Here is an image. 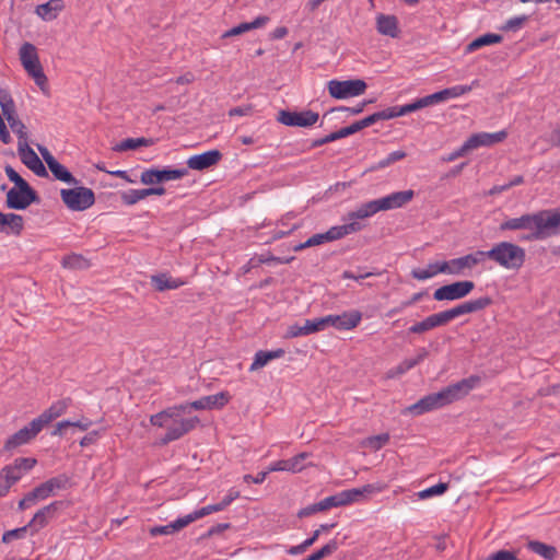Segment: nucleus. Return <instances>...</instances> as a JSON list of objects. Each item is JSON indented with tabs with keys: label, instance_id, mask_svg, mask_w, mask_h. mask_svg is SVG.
Segmentation results:
<instances>
[{
	"label": "nucleus",
	"instance_id": "12",
	"mask_svg": "<svg viewBox=\"0 0 560 560\" xmlns=\"http://www.w3.org/2000/svg\"><path fill=\"white\" fill-rule=\"evenodd\" d=\"M318 114L312 110L290 112L280 110L277 120L290 127H310L317 122Z\"/></svg>",
	"mask_w": 560,
	"mask_h": 560
},
{
	"label": "nucleus",
	"instance_id": "2",
	"mask_svg": "<svg viewBox=\"0 0 560 560\" xmlns=\"http://www.w3.org/2000/svg\"><path fill=\"white\" fill-rule=\"evenodd\" d=\"M479 383V376L470 375L467 378H463L457 383L446 386L438 393L424 396L416 404L411 405L408 411L415 416H420L424 412L442 408L466 397Z\"/></svg>",
	"mask_w": 560,
	"mask_h": 560
},
{
	"label": "nucleus",
	"instance_id": "54",
	"mask_svg": "<svg viewBox=\"0 0 560 560\" xmlns=\"http://www.w3.org/2000/svg\"><path fill=\"white\" fill-rule=\"evenodd\" d=\"M320 503H322V506H323L324 511H327V510H329L331 508H337V506L346 505L345 502H343V498H342V493L341 492L325 498L324 500L320 501Z\"/></svg>",
	"mask_w": 560,
	"mask_h": 560
},
{
	"label": "nucleus",
	"instance_id": "49",
	"mask_svg": "<svg viewBox=\"0 0 560 560\" xmlns=\"http://www.w3.org/2000/svg\"><path fill=\"white\" fill-rule=\"evenodd\" d=\"M28 528H30V526L27 524V525H25L23 527H19V528H15V529L7 530L2 535V542L3 544H9V542H11L14 539H22V538H24Z\"/></svg>",
	"mask_w": 560,
	"mask_h": 560
},
{
	"label": "nucleus",
	"instance_id": "11",
	"mask_svg": "<svg viewBox=\"0 0 560 560\" xmlns=\"http://www.w3.org/2000/svg\"><path fill=\"white\" fill-rule=\"evenodd\" d=\"M485 261L483 250H476L474 253L467 254L465 256L454 258L447 261L446 264V273L447 275H464L466 270H471L477 265Z\"/></svg>",
	"mask_w": 560,
	"mask_h": 560
},
{
	"label": "nucleus",
	"instance_id": "16",
	"mask_svg": "<svg viewBox=\"0 0 560 560\" xmlns=\"http://www.w3.org/2000/svg\"><path fill=\"white\" fill-rule=\"evenodd\" d=\"M43 429L39 423L33 419L27 425L20 429L11 435L4 443L3 451H12L21 445L27 444L32 441Z\"/></svg>",
	"mask_w": 560,
	"mask_h": 560
},
{
	"label": "nucleus",
	"instance_id": "45",
	"mask_svg": "<svg viewBox=\"0 0 560 560\" xmlns=\"http://www.w3.org/2000/svg\"><path fill=\"white\" fill-rule=\"evenodd\" d=\"M339 545L336 539L330 540L328 544L323 546L319 550L313 552L308 557L303 560H322L326 557L331 556L335 551H337Z\"/></svg>",
	"mask_w": 560,
	"mask_h": 560
},
{
	"label": "nucleus",
	"instance_id": "55",
	"mask_svg": "<svg viewBox=\"0 0 560 560\" xmlns=\"http://www.w3.org/2000/svg\"><path fill=\"white\" fill-rule=\"evenodd\" d=\"M0 106L2 114L15 108L14 101L10 92L5 89H0Z\"/></svg>",
	"mask_w": 560,
	"mask_h": 560
},
{
	"label": "nucleus",
	"instance_id": "63",
	"mask_svg": "<svg viewBox=\"0 0 560 560\" xmlns=\"http://www.w3.org/2000/svg\"><path fill=\"white\" fill-rule=\"evenodd\" d=\"M478 84H479V81L474 80L470 85H454L451 89H452L455 97H458L460 95L469 93L472 90V88L478 86Z\"/></svg>",
	"mask_w": 560,
	"mask_h": 560
},
{
	"label": "nucleus",
	"instance_id": "46",
	"mask_svg": "<svg viewBox=\"0 0 560 560\" xmlns=\"http://www.w3.org/2000/svg\"><path fill=\"white\" fill-rule=\"evenodd\" d=\"M224 508L222 506L221 502L219 503H215V504H210V505H207V506H203L188 515H186V518L189 520V524L192 523L194 521L198 520V518H201L203 516H207L211 513H214V512H220V511H223Z\"/></svg>",
	"mask_w": 560,
	"mask_h": 560
},
{
	"label": "nucleus",
	"instance_id": "9",
	"mask_svg": "<svg viewBox=\"0 0 560 560\" xmlns=\"http://www.w3.org/2000/svg\"><path fill=\"white\" fill-rule=\"evenodd\" d=\"M474 288L475 283L472 281H457L436 289L433 298L436 301H455L467 296Z\"/></svg>",
	"mask_w": 560,
	"mask_h": 560
},
{
	"label": "nucleus",
	"instance_id": "52",
	"mask_svg": "<svg viewBox=\"0 0 560 560\" xmlns=\"http://www.w3.org/2000/svg\"><path fill=\"white\" fill-rule=\"evenodd\" d=\"M423 101H424L423 97H421L410 104L397 106L399 117L427 107L425 103H423Z\"/></svg>",
	"mask_w": 560,
	"mask_h": 560
},
{
	"label": "nucleus",
	"instance_id": "40",
	"mask_svg": "<svg viewBox=\"0 0 560 560\" xmlns=\"http://www.w3.org/2000/svg\"><path fill=\"white\" fill-rule=\"evenodd\" d=\"M381 211L377 199L361 205L355 211L349 213V219H365Z\"/></svg>",
	"mask_w": 560,
	"mask_h": 560
},
{
	"label": "nucleus",
	"instance_id": "10",
	"mask_svg": "<svg viewBox=\"0 0 560 560\" xmlns=\"http://www.w3.org/2000/svg\"><path fill=\"white\" fill-rule=\"evenodd\" d=\"M36 201H38V195L31 186L11 188L7 192L5 203L9 209L24 210Z\"/></svg>",
	"mask_w": 560,
	"mask_h": 560
},
{
	"label": "nucleus",
	"instance_id": "58",
	"mask_svg": "<svg viewBox=\"0 0 560 560\" xmlns=\"http://www.w3.org/2000/svg\"><path fill=\"white\" fill-rule=\"evenodd\" d=\"M140 192L139 189H129L121 194V201L127 206H132L140 201Z\"/></svg>",
	"mask_w": 560,
	"mask_h": 560
},
{
	"label": "nucleus",
	"instance_id": "62",
	"mask_svg": "<svg viewBox=\"0 0 560 560\" xmlns=\"http://www.w3.org/2000/svg\"><path fill=\"white\" fill-rule=\"evenodd\" d=\"M33 492L36 495V498L38 499V501L39 500H46L47 498L52 495V493L50 492V488H48L46 482H43L39 486L35 487L33 489Z\"/></svg>",
	"mask_w": 560,
	"mask_h": 560
},
{
	"label": "nucleus",
	"instance_id": "19",
	"mask_svg": "<svg viewBox=\"0 0 560 560\" xmlns=\"http://www.w3.org/2000/svg\"><path fill=\"white\" fill-rule=\"evenodd\" d=\"M19 154L21 161L37 176L43 177L48 175L43 162L35 153V151L31 147H28L26 140L19 141Z\"/></svg>",
	"mask_w": 560,
	"mask_h": 560
},
{
	"label": "nucleus",
	"instance_id": "4",
	"mask_svg": "<svg viewBox=\"0 0 560 560\" xmlns=\"http://www.w3.org/2000/svg\"><path fill=\"white\" fill-rule=\"evenodd\" d=\"M483 256L508 270H518L525 262L526 252L520 245L504 241L483 250Z\"/></svg>",
	"mask_w": 560,
	"mask_h": 560
},
{
	"label": "nucleus",
	"instance_id": "18",
	"mask_svg": "<svg viewBox=\"0 0 560 560\" xmlns=\"http://www.w3.org/2000/svg\"><path fill=\"white\" fill-rule=\"evenodd\" d=\"M362 319L359 311L345 312L341 315H328L324 317L325 328L332 326L340 330H350L355 328Z\"/></svg>",
	"mask_w": 560,
	"mask_h": 560
},
{
	"label": "nucleus",
	"instance_id": "8",
	"mask_svg": "<svg viewBox=\"0 0 560 560\" xmlns=\"http://www.w3.org/2000/svg\"><path fill=\"white\" fill-rule=\"evenodd\" d=\"M368 85L365 81L361 79H352V80H330L327 83V90L331 97L336 100H345L349 97H354L362 95Z\"/></svg>",
	"mask_w": 560,
	"mask_h": 560
},
{
	"label": "nucleus",
	"instance_id": "24",
	"mask_svg": "<svg viewBox=\"0 0 560 560\" xmlns=\"http://www.w3.org/2000/svg\"><path fill=\"white\" fill-rule=\"evenodd\" d=\"M325 329L324 317L315 319H306L303 325L294 324L288 328L287 338H295L306 336Z\"/></svg>",
	"mask_w": 560,
	"mask_h": 560
},
{
	"label": "nucleus",
	"instance_id": "60",
	"mask_svg": "<svg viewBox=\"0 0 560 560\" xmlns=\"http://www.w3.org/2000/svg\"><path fill=\"white\" fill-rule=\"evenodd\" d=\"M38 499L34 494L33 490L25 494V497L19 501L18 508L21 511H24L26 509H30L31 506L35 505L37 503Z\"/></svg>",
	"mask_w": 560,
	"mask_h": 560
},
{
	"label": "nucleus",
	"instance_id": "47",
	"mask_svg": "<svg viewBox=\"0 0 560 560\" xmlns=\"http://www.w3.org/2000/svg\"><path fill=\"white\" fill-rule=\"evenodd\" d=\"M366 127H369L368 121L365 118H363L361 120H358V121L351 124L350 126L343 127V128L335 131V135H336L337 139L339 140L341 138L351 136Z\"/></svg>",
	"mask_w": 560,
	"mask_h": 560
},
{
	"label": "nucleus",
	"instance_id": "53",
	"mask_svg": "<svg viewBox=\"0 0 560 560\" xmlns=\"http://www.w3.org/2000/svg\"><path fill=\"white\" fill-rule=\"evenodd\" d=\"M389 441V434L388 433H382L378 435H373L366 439V444L372 447L373 450L377 451L382 448L384 445H386Z\"/></svg>",
	"mask_w": 560,
	"mask_h": 560
},
{
	"label": "nucleus",
	"instance_id": "50",
	"mask_svg": "<svg viewBox=\"0 0 560 560\" xmlns=\"http://www.w3.org/2000/svg\"><path fill=\"white\" fill-rule=\"evenodd\" d=\"M406 156V152L404 151H394L387 155V158L377 162V164L373 167V170H380L387 167L396 161L402 160Z\"/></svg>",
	"mask_w": 560,
	"mask_h": 560
},
{
	"label": "nucleus",
	"instance_id": "30",
	"mask_svg": "<svg viewBox=\"0 0 560 560\" xmlns=\"http://www.w3.org/2000/svg\"><path fill=\"white\" fill-rule=\"evenodd\" d=\"M65 8L63 0H49L36 7V14L44 21L55 20Z\"/></svg>",
	"mask_w": 560,
	"mask_h": 560
},
{
	"label": "nucleus",
	"instance_id": "6",
	"mask_svg": "<svg viewBox=\"0 0 560 560\" xmlns=\"http://www.w3.org/2000/svg\"><path fill=\"white\" fill-rule=\"evenodd\" d=\"M362 229L361 224L358 222H350L343 225L332 226L325 233H318L311 236L304 243H300L293 247L294 252H300L302 249L322 245L327 242L340 240L343 236L358 232Z\"/></svg>",
	"mask_w": 560,
	"mask_h": 560
},
{
	"label": "nucleus",
	"instance_id": "44",
	"mask_svg": "<svg viewBox=\"0 0 560 560\" xmlns=\"http://www.w3.org/2000/svg\"><path fill=\"white\" fill-rule=\"evenodd\" d=\"M62 266L69 269H85L90 266L89 260L81 255L71 254L62 259Z\"/></svg>",
	"mask_w": 560,
	"mask_h": 560
},
{
	"label": "nucleus",
	"instance_id": "42",
	"mask_svg": "<svg viewBox=\"0 0 560 560\" xmlns=\"http://www.w3.org/2000/svg\"><path fill=\"white\" fill-rule=\"evenodd\" d=\"M399 117L397 106H392L388 108H385L383 110L376 112L368 117H365L368 121V126H371L380 120H387Z\"/></svg>",
	"mask_w": 560,
	"mask_h": 560
},
{
	"label": "nucleus",
	"instance_id": "48",
	"mask_svg": "<svg viewBox=\"0 0 560 560\" xmlns=\"http://www.w3.org/2000/svg\"><path fill=\"white\" fill-rule=\"evenodd\" d=\"M448 489V483L440 482L435 486L427 488L418 493L419 499H428L434 495H441Z\"/></svg>",
	"mask_w": 560,
	"mask_h": 560
},
{
	"label": "nucleus",
	"instance_id": "15",
	"mask_svg": "<svg viewBox=\"0 0 560 560\" xmlns=\"http://www.w3.org/2000/svg\"><path fill=\"white\" fill-rule=\"evenodd\" d=\"M36 463L37 460L32 457L15 458L13 464L7 465L1 469L0 480L10 479L11 482H18Z\"/></svg>",
	"mask_w": 560,
	"mask_h": 560
},
{
	"label": "nucleus",
	"instance_id": "61",
	"mask_svg": "<svg viewBox=\"0 0 560 560\" xmlns=\"http://www.w3.org/2000/svg\"><path fill=\"white\" fill-rule=\"evenodd\" d=\"M372 102L373 101H363V102H361L360 104H358L354 107L340 106V107H337V108H332L331 112H334V110H346V112H349L351 115H358V114H361L364 110V107L368 104H371Z\"/></svg>",
	"mask_w": 560,
	"mask_h": 560
},
{
	"label": "nucleus",
	"instance_id": "43",
	"mask_svg": "<svg viewBox=\"0 0 560 560\" xmlns=\"http://www.w3.org/2000/svg\"><path fill=\"white\" fill-rule=\"evenodd\" d=\"M91 424H92V421H90L89 419H82V420H79L75 422H71L69 420L61 421V422L57 423L52 434L54 435H62L65 429L70 428V427L78 428L81 431H85L91 427Z\"/></svg>",
	"mask_w": 560,
	"mask_h": 560
},
{
	"label": "nucleus",
	"instance_id": "20",
	"mask_svg": "<svg viewBox=\"0 0 560 560\" xmlns=\"http://www.w3.org/2000/svg\"><path fill=\"white\" fill-rule=\"evenodd\" d=\"M222 159V153L219 150H210L201 154H196L187 160V166L190 170L203 171L213 165H217Z\"/></svg>",
	"mask_w": 560,
	"mask_h": 560
},
{
	"label": "nucleus",
	"instance_id": "32",
	"mask_svg": "<svg viewBox=\"0 0 560 560\" xmlns=\"http://www.w3.org/2000/svg\"><path fill=\"white\" fill-rule=\"evenodd\" d=\"M308 456L307 453H300L296 456L290 459L278 460L271 467L272 471H300L303 466L301 462L304 460Z\"/></svg>",
	"mask_w": 560,
	"mask_h": 560
},
{
	"label": "nucleus",
	"instance_id": "29",
	"mask_svg": "<svg viewBox=\"0 0 560 560\" xmlns=\"http://www.w3.org/2000/svg\"><path fill=\"white\" fill-rule=\"evenodd\" d=\"M376 28L382 35L398 37V20L395 15L380 14L376 19Z\"/></svg>",
	"mask_w": 560,
	"mask_h": 560
},
{
	"label": "nucleus",
	"instance_id": "31",
	"mask_svg": "<svg viewBox=\"0 0 560 560\" xmlns=\"http://www.w3.org/2000/svg\"><path fill=\"white\" fill-rule=\"evenodd\" d=\"M284 353H285V351L281 348L271 350V351L259 350L255 353V358L249 368V371L250 372L257 371V370L264 368L271 360L282 358L284 355Z\"/></svg>",
	"mask_w": 560,
	"mask_h": 560
},
{
	"label": "nucleus",
	"instance_id": "33",
	"mask_svg": "<svg viewBox=\"0 0 560 560\" xmlns=\"http://www.w3.org/2000/svg\"><path fill=\"white\" fill-rule=\"evenodd\" d=\"M446 264L444 261H436L433 264H429L427 269L416 268L412 269L411 276L417 280H427L429 278L434 277L438 273H446Z\"/></svg>",
	"mask_w": 560,
	"mask_h": 560
},
{
	"label": "nucleus",
	"instance_id": "1",
	"mask_svg": "<svg viewBox=\"0 0 560 560\" xmlns=\"http://www.w3.org/2000/svg\"><path fill=\"white\" fill-rule=\"evenodd\" d=\"M499 230L501 232L528 230L529 233L521 237V241L525 242L549 238L560 232V208L525 213L518 218L504 220L499 225Z\"/></svg>",
	"mask_w": 560,
	"mask_h": 560
},
{
	"label": "nucleus",
	"instance_id": "39",
	"mask_svg": "<svg viewBox=\"0 0 560 560\" xmlns=\"http://www.w3.org/2000/svg\"><path fill=\"white\" fill-rule=\"evenodd\" d=\"M153 144V139L150 138H127L117 143L113 150L116 152H122L128 150H136L140 147H150Z\"/></svg>",
	"mask_w": 560,
	"mask_h": 560
},
{
	"label": "nucleus",
	"instance_id": "26",
	"mask_svg": "<svg viewBox=\"0 0 560 560\" xmlns=\"http://www.w3.org/2000/svg\"><path fill=\"white\" fill-rule=\"evenodd\" d=\"M383 490V486L380 485H365L361 488H353L349 490L341 491L345 504H350L352 502L359 501L361 498H365L372 495L374 493L381 492Z\"/></svg>",
	"mask_w": 560,
	"mask_h": 560
},
{
	"label": "nucleus",
	"instance_id": "5",
	"mask_svg": "<svg viewBox=\"0 0 560 560\" xmlns=\"http://www.w3.org/2000/svg\"><path fill=\"white\" fill-rule=\"evenodd\" d=\"M20 61L30 77H32L35 83L44 90L47 84V77L44 73L40 65L37 49L31 43H24L19 50Z\"/></svg>",
	"mask_w": 560,
	"mask_h": 560
},
{
	"label": "nucleus",
	"instance_id": "36",
	"mask_svg": "<svg viewBox=\"0 0 560 560\" xmlns=\"http://www.w3.org/2000/svg\"><path fill=\"white\" fill-rule=\"evenodd\" d=\"M502 39H503V37L499 34H493V33L483 34V35L475 38L472 42H470L466 46L465 52L470 54V52L476 51L485 46L501 43Z\"/></svg>",
	"mask_w": 560,
	"mask_h": 560
},
{
	"label": "nucleus",
	"instance_id": "7",
	"mask_svg": "<svg viewBox=\"0 0 560 560\" xmlns=\"http://www.w3.org/2000/svg\"><path fill=\"white\" fill-rule=\"evenodd\" d=\"M60 196L67 208L72 211H84L95 202L94 191L91 188L82 186L61 189Z\"/></svg>",
	"mask_w": 560,
	"mask_h": 560
},
{
	"label": "nucleus",
	"instance_id": "56",
	"mask_svg": "<svg viewBox=\"0 0 560 560\" xmlns=\"http://www.w3.org/2000/svg\"><path fill=\"white\" fill-rule=\"evenodd\" d=\"M68 481L69 478L65 475H61L58 477L50 478L45 482L48 486V488H50V492L54 494L56 490L65 489Z\"/></svg>",
	"mask_w": 560,
	"mask_h": 560
},
{
	"label": "nucleus",
	"instance_id": "27",
	"mask_svg": "<svg viewBox=\"0 0 560 560\" xmlns=\"http://www.w3.org/2000/svg\"><path fill=\"white\" fill-rule=\"evenodd\" d=\"M23 230V218L15 213H3L0 211V232L20 235Z\"/></svg>",
	"mask_w": 560,
	"mask_h": 560
},
{
	"label": "nucleus",
	"instance_id": "22",
	"mask_svg": "<svg viewBox=\"0 0 560 560\" xmlns=\"http://www.w3.org/2000/svg\"><path fill=\"white\" fill-rule=\"evenodd\" d=\"M506 136L508 133L504 130L493 133H476L470 136L467 141H465V148H471L474 150L479 147H489L503 141Z\"/></svg>",
	"mask_w": 560,
	"mask_h": 560
},
{
	"label": "nucleus",
	"instance_id": "23",
	"mask_svg": "<svg viewBox=\"0 0 560 560\" xmlns=\"http://www.w3.org/2000/svg\"><path fill=\"white\" fill-rule=\"evenodd\" d=\"M415 196L413 190L396 191L388 196L377 199L381 211L400 208L407 205Z\"/></svg>",
	"mask_w": 560,
	"mask_h": 560
},
{
	"label": "nucleus",
	"instance_id": "35",
	"mask_svg": "<svg viewBox=\"0 0 560 560\" xmlns=\"http://www.w3.org/2000/svg\"><path fill=\"white\" fill-rule=\"evenodd\" d=\"M47 165L52 175L61 182L77 185L78 180L77 178L62 165L60 164L56 159H49L47 160Z\"/></svg>",
	"mask_w": 560,
	"mask_h": 560
},
{
	"label": "nucleus",
	"instance_id": "41",
	"mask_svg": "<svg viewBox=\"0 0 560 560\" xmlns=\"http://www.w3.org/2000/svg\"><path fill=\"white\" fill-rule=\"evenodd\" d=\"M3 116L8 120L11 129L13 132H15L19 137V141H24L27 138L26 131H25V125L18 118L15 108L11 109L7 113H3Z\"/></svg>",
	"mask_w": 560,
	"mask_h": 560
},
{
	"label": "nucleus",
	"instance_id": "21",
	"mask_svg": "<svg viewBox=\"0 0 560 560\" xmlns=\"http://www.w3.org/2000/svg\"><path fill=\"white\" fill-rule=\"evenodd\" d=\"M231 399V396L228 392H220L214 395L205 396L198 400H195L188 405V409H196V410H202V409H221L224 407L229 400Z\"/></svg>",
	"mask_w": 560,
	"mask_h": 560
},
{
	"label": "nucleus",
	"instance_id": "28",
	"mask_svg": "<svg viewBox=\"0 0 560 560\" xmlns=\"http://www.w3.org/2000/svg\"><path fill=\"white\" fill-rule=\"evenodd\" d=\"M68 405L69 399L59 400L52 404L39 417L35 418L36 422L39 423L40 428L43 429L46 424L63 415L68 408Z\"/></svg>",
	"mask_w": 560,
	"mask_h": 560
},
{
	"label": "nucleus",
	"instance_id": "34",
	"mask_svg": "<svg viewBox=\"0 0 560 560\" xmlns=\"http://www.w3.org/2000/svg\"><path fill=\"white\" fill-rule=\"evenodd\" d=\"M188 525H189V520H187L186 516H184V517L177 518L176 521H174L167 525L153 526L149 529V533L152 537H155L159 535H171V534H174L175 532L183 529L184 527H186Z\"/></svg>",
	"mask_w": 560,
	"mask_h": 560
},
{
	"label": "nucleus",
	"instance_id": "17",
	"mask_svg": "<svg viewBox=\"0 0 560 560\" xmlns=\"http://www.w3.org/2000/svg\"><path fill=\"white\" fill-rule=\"evenodd\" d=\"M63 506L62 501H54L50 504L39 509L28 522V526L33 533H37L44 528L50 520L55 518L57 512Z\"/></svg>",
	"mask_w": 560,
	"mask_h": 560
},
{
	"label": "nucleus",
	"instance_id": "51",
	"mask_svg": "<svg viewBox=\"0 0 560 560\" xmlns=\"http://www.w3.org/2000/svg\"><path fill=\"white\" fill-rule=\"evenodd\" d=\"M4 171L8 178L12 183H14L15 186L13 188H22L30 186V184L24 178H22L20 174L11 165H7L4 167Z\"/></svg>",
	"mask_w": 560,
	"mask_h": 560
},
{
	"label": "nucleus",
	"instance_id": "14",
	"mask_svg": "<svg viewBox=\"0 0 560 560\" xmlns=\"http://www.w3.org/2000/svg\"><path fill=\"white\" fill-rule=\"evenodd\" d=\"M492 304V299L489 296H482L476 300H470L467 302H464L459 305H456L453 308L443 311L444 317L446 318V322H451L456 317H459L465 314L476 313L478 311L485 310L489 305Z\"/></svg>",
	"mask_w": 560,
	"mask_h": 560
},
{
	"label": "nucleus",
	"instance_id": "13",
	"mask_svg": "<svg viewBox=\"0 0 560 560\" xmlns=\"http://www.w3.org/2000/svg\"><path fill=\"white\" fill-rule=\"evenodd\" d=\"M188 174L187 168H149L141 173L140 180L143 185H153L168 180L179 179Z\"/></svg>",
	"mask_w": 560,
	"mask_h": 560
},
{
	"label": "nucleus",
	"instance_id": "3",
	"mask_svg": "<svg viewBox=\"0 0 560 560\" xmlns=\"http://www.w3.org/2000/svg\"><path fill=\"white\" fill-rule=\"evenodd\" d=\"M188 410V405L168 407L150 417V423L154 427L165 428L166 433L160 440L161 445H166L179 440L195 429L199 423L198 417L183 418L182 413Z\"/></svg>",
	"mask_w": 560,
	"mask_h": 560
},
{
	"label": "nucleus",
	"instance_id": "59",
	"mask_svg": "<svg viewBox=\"0 0 560 560\" xmlns=\"http://www.w3.org/2000/svg\"><path fill=\"white\" fill-rule=\"evenodd\" d=\"M323 511H324V509H323L322 503L319 501L317 503H314V504H311L308 506H305V508L301 509L298 512V517L304 518V517L311 516V515H313L315 513L323 512Z\"/></svg>",
	"mask_w": 560,
	"mask_h": 560
},
{
	"label": "nucleus",
	"instance_id": "57",
	"mask_svg": "<svg viewBox=\"0 0 560 560\" xmlns=\"http://www.w3.org/2000/svg\"><path fill=\"white\" fill-rule=\"evenodd\" d=\"M526 15L514 16L505 22L502 30L504 31H516L523 26V24L527 21Z\"/></svg>",
	"mask_w": 560,
	"mask_h": 560
},
{
	"label": "nucleus",
	"instance_id": "25",
	"mask_svg": "<svg viewBox=\"0 0 560 560\" xmlns=\"http://www.w3.org/2000/svg\"><path fill=\"white\" fill-rule=\"evenodd\" d=\"M446 324L447 322L446 318L444 317V313L440 312L428 316L427 318L419 323L413 324L411 327H409L408 331L410 334L421 335Z\"/></svg>",
	"mask_w": 560,
	"mask_h": 560
},
{
	"label": "nucleus",
	"instance_id": "38",
	"mask_svg": "<svg viewBox=\"0 0 560 560\" xmlns=\"http://www.w3.org/2000/svg\"><path fill=\"white\" fill-rule=\"evenodd\" d=\"M151 283L158 291L177 289L184 284L179 279H173L166 273L155 275L151 277Z\"/></svg>",
	"mask_w": 560,
	"mask_h": 560
},
{
	"label": "nucleus",
	"instance_id": "37",
	"mask_svg": "<svg viewBox=\"0 0 560 560\" xmlns=\"http://www.w3.org/2000/svg\"><path fill=\"white\" fill-rule=\"evenodd\" d=\"M526 547L527 549L541 556L546 560H556L558 555L556 547L538 540H528Z\"/></svg>",
	"mask_w": 560,
	"mask_h": 560
},
{
	"label": "nucleus",
	"instance_id": "64",
	"mask_svg": "<svg viewBox=\"0 0 560 560\" xmlns=\"http://www.w3.org/2000/svg\"><path fill=\"white\" fill-rule=\"evenodd\" d=\"M423 100H424L423 103H425L427 107L431 106L433 104H436V103L445 101L442 91H439V92H435L433 94L427 95V96L423 97Z\"/></svg>",
	"mask_w": 560,
	"mask_h": 560
}]
</instances>
